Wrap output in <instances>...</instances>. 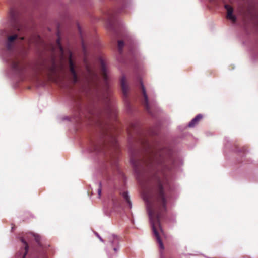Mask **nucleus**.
I'll return each instance as SVG.
<instances>
[{"label":"nucleus","mask_w":258,"mask_h":258,"mask_svg":"<svg viewBox=\"0 0 258 258\" xmlns=\"http://www.w3.org/2000/svg\"><path fill=\"white\" fill-rule=\"evenodd\" d=\"M33 236L34 237L35 240L38 243V244L40 246H41V243H40V240H41L40 236L38 234H33Z\"/></svg>","instance_id":"nucleus-16"},{"label":"nucleus","mask_w":258,"mask_h":258,"mask_svg":"<svg viewBox=\"0 0 258 258\" xmlns=\"http://www.w3.org/2000/svg\"><path fill=\"white\" fill-rule=\"evenodd\" d=\"M224 7L227 11V19L231 20L233 23L235 22L236 21V17L233 14V8L228 4L225 5Z\"/></svg>","instance_id":"nucleus-8"},{"label":"nucleus","mask_w":258,"mask_h":258,"mask_svg":"<svg viewBox=\"0 0 258 258\" xmlns=\"http://www.w3.org/2000/svg\"><path fill=\"white\" fill-rule=\"evenodd\" d=\"M20 39H21V40H23L24 39V37H21Z\"/></svg>","instance_id":"nucleus-20"},{"label":"nucleus","mask_w":258,"mask_h":258,"mask_svg":"<svg viewBox=\"0 0 258 258\" xmlns=\"http://www.w3.org/2000/svg\"><path fill=\"white\" fill-rule=\"evenodd\" d=\"M131 162L139 182L145 188L144 199L152 228L160 248L163 249L160 237L163 231L160 221L167 211L166 190L170 185L164 172L174 167L172 151L167 148L154 149L143 158H136L132 155Z\"/></svg>","instance_id":"nucleus-1"},{"label":"nucleus","mask_w":258,"mask_h":258,"mask_svg":"<svg viewBox=\"0 0 258 258\" xmlns=\"http://www.w3.org/2000/svg\"><path fill=\"white\" fill-rule=\"evenodd\" d=\"M78 29H79V33H80V37H81V39L82 48L83 49V51L85 53L86 51V46H85V42H84V38H83V37L82 31H81V28H80V27L79 26L78 27Z\"/></svg>","instance_id":"nucleus-13"},{"label":"nucleus","mask_w":258,"mask_h":258,"mask_svg":"<svg viewBox=\"0 0 258 258\" xmlns=\"http://www.w3.org/2000/svg\"><path fill=\"white\" fill-rule=\"evenodd\" d=\"M86 70L88 75L87 79L89 83H91L98 80L97 74L93 71L88 65H86Z\"/></svg>","instance_id":"nucleus-7"},{"label":"nucleus","mask_w":258,"mask_h":258,"mask_svg":"<svg viewBox=\"0 0 258 258\" xmlns=\"http://www.w3.org/2000/svg\"><path fill=\"white\" fill-rule=\"evenodd\" d=\"M124 47V42L121 40L118 41V49L119 52L121 53L122 52V49Z\"/></svg>","instance_id":"nucleus-15"},{"label":"nucleus","mask_w":258,"mask_h":258,"mask_svg":"<svg viewBox=\"0 0 258 258\" xmlns=\"http://www.w3.org/2000/svg\"><path fill=\"white\" fill-rule=\"evenodd\" d=\"M100 186H101V183L99 184V188L98 190V195L99 197L100 196L101 192V189Z\"/></svg>","instance_id":"nucleus-18"},{"label":"nucleus","mask_w":258,"mask_h":258,"mask_svg":"<svg viewBox=\"0 0 258 258\" xmlns=\"http://www.w3.org/2000/svg\"><path fill=\"white\" fill-rule=\"evenodd\" d=\"M13 70L17 74H21L25 69V66L17 58H15L10 62Z\"/></svg>","instance_id":"nucleus-6"},{"label":"nucleus","mask_w":258,"mask_h":258,"mask_svg":"<svg viewBox=\"0 0 258 258\" xmlns=\"http://www.w3.org/2000/svg\"><path fill=\"white\" fill-rule=\"evenodd\" d=\"M17 12L14 9H11L10 11V16L12 21L15 22L17 19Z\"/></svg>","instance_id":"nucleus-14"},{"label":"nucleus","mask_w":258,"mask_h":258,"mask_svg":"<svg viewBox=\"0 0 258 258\" xmlns=\"http://www.w3.org/2000/svg\"><path fill=\"white\" fill-rule=\"evenodd\" d=\"M21 241L22 243H24L25 247H24V249L23 250V252L20 254V256H21L22 255V257H21L20 258H25V256L27 254L29 246H28V244H27V242L24 240V238H22L21 239Z\"/></svg>","instance_id":"nucleus-12"},{"label":"nucleus","mask_w":258,"mask_h":258,"mask_svg":"<svg viewBox=\"0 0 258 258\" xmlns=\"http://www.w3.org/2000/svg\"><path fill=\"white\" fill-rule=\"evenodd\" d=\"M120 84L123 96L125 97H127L128 88L126 83V80L124 76H122L121 78Z\"/></svg>","instance_id":"nucleus-9"},{"label":"nucleus","mask_w":258,"mask_h":258,"mask_svg":"<svg viewBox=\"0 0 258 258\" xmlns=\"http://www.w3.org/2000/svg\"><path fill=\"white\" fill-rule=\"evenodd\" d=\"M16 30L18 32L20 29L16 26L15 28L6 30L3 34L5 39V48L9 52L13 51L15 41L18 38V34L16 32Z\"/></svg>","instance_id":"nucleus-4"},{"label":"nucleus","mask_w":258,"mask_h":258,"mask_svg":"<svg viewBox=\"0 0 258 258\" xmlns=\"http://www.w3.org/2000/svg\"><path fill=\"white\" fill-rule=\"evenodd\" d=\"M100 73L105 84V91L99 94L98 99L103 109L100 108L98 104H93L86 108L85 112L83 109L84 108L82 103V98L79 94L73 96L74 109L78 114L79 117L83 116L99 127V131L95 133L90 139L89 148L91 151L101 152L107 150H112L118 153V146L116 135L112 126L104 120L106 117L109 120L115 119L117 115V111L115 106L112 104L110 99V91L108 86V76L107 68L105 60L100 57L99 59Z\"/></svg>","instance_id":"nucleus-2"},{"label":"nucleus","mask_w":258,"mask_h":258,"mask_svg":"<svg viewBox=\"0 0 258 258\" xmlns=\"http://www.w3.org/2000/svg\"><path fill=\"white\" fill-rule=\"evenodd\" d=\"M56 47L58 48L60 57V62L58 63L54 56L46 63L37 66L34 71L37 75L45 74L49 79L54 80L59 75L60 72L63 70V61L68 58L69 71L71 79L74 84L79 80L77 73L78 66L73 59L71 51L68 49L65 51L61 44V39L59 35L56 41Z\"/></svg>","instance_id":"nucleus-3"},{"label":"nucleus","mask_w":258,"mask_h":258,"mask_svg":"<svg viewBox=\"0 0 258 258\" xmlns=\"http://www.w3.org/2000/svg\"><path fill=\"white\" fill-rule=\"evenodd\" d=\"M122 196L124 198V199L129 204V205H131V201L130 200L129 196L126 192H124L122 194Z\"/></svg>","instance_id":"nucleus-17"},{"label":"nucleus","mask_w":258,"mask_h":258,"mask_svg":"<svg viewBox=\"0 0 258 258\" xmlns=\"http://www.w3.org/2000/svg\"><path fill=\"white\" fill-rule=\"evenodd\" d=\"M98 237H99V238L100 239V240L101 241L103 242V239H102L100 237H99V236H98Z\"/></svg>","instance_id":"nucleus-19"},{"label":"nucleus","mask_w":258,"mask_h":258,"mask_svg":"<svg viewBox=\"0 0 258 258\" xmlns=\"http://www.w3.org/2000/svg\"><path fill=\"white\" fill-rule=\"evenodd\" d=\"M112 239V241L111 242V248H112L114 253H115L118 249V239L117 237L112 235L110 238V240Z\"/></svg>","instance_id":"nucleus-10"},{"label":"nucleus","mask_w":258,"mask_h":258,"mask_svg":"<svg viewBox=\"0 0 258 258\" xmlns=\"http://www.w3.org/2000/svg\"><path fill=\"white\" fill-rule=\"evenodd\" d=\"M141 92L143 95L142 100V103L146 109V110L149 113L151 114V107L148 100V97L146 93V89L142 82H140Z\"/></svg>","instance_id":"nucleus-5"},{"label":"nucleus","mask_w":258,"mask_h":258,"mask_svg":"<svg viewBox=\"0 0 258 258\" xmlns=\"http://www.w3.org/2000/svg\"><path fill=\"white\" fill-rule=\"evenodd\" d=\"M203 116L201 114L197 115L189 123L188 126L189 127H193L197 125L199 122L202 119Z\"/></svg>","instance_id":"nucleus-11"}]
</instances>
